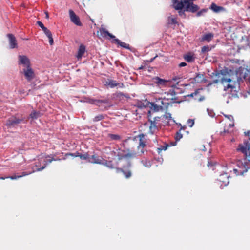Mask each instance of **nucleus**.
<instances>
[{
	"instance_id": "nucleus-51",
	"label": "nucleus",
	"mask_w": 250,
	"mask_h": 250,
	"mask_svg": "<svg viewBox=\"0 0 250 250\" xmlns=\"http://www.w3.org/2000/svg\"><path fill=\"white\" fill-rule=\"evenodd\" d=\"M186 65H187V63L184 62H182L179 64V66L180 67H184V66H186Z\"/></svg>"
},
{
	"instance_id": "nucleus-26",
	"label": "nucleus",
	"mask_w": 250,
	"mask_h": 250,
	"mask_svg": "<svg viewBox=\"0 0 250 250\" xmlns=\"http://www.w3.org/2000/svg\"><path fill=\"white\" fill-rule=\"evenodd\" d=\"M210 9L214 12H218L223 9V7L221 6H217L214 3H212L210 6Z\"/></svg>"
},
{
	"instance_id": "nucleus-2",
	"label": "nucleus",
	"mask_w": 250,
	"mask_h": 250,
	"mask_svg": "<svg viewBox=\"0 0 250 250\" xmlns=\"http://www.w3.org/2000/svg\"><path fill=\"white\" fill-rule=\"evenodd\" d=\"M235 72L237 77V83H238L239 85L240 84V83L243 82L244 81L250 82V70H248L247 68L241 66L237 69Z\"/></svg>"
},
{
	"instance_id": "nucleus-44",
	"label": "nucleus",
	"mask_w": 250,
	"mask_h": 250,
	"mask_svg": "<svg viewBox=\"0 0 250 250\" xmlns=\"http://www.w3.org/2000/svg\"><path fill=\"white\" fill-rule=\"evenodd\" d=\"M141 162L143 165L146 167H149L150 166L149 163H148L146 160H142Z\"/></svg>"
},
{
	"instance_id": "nucleus-8",
	"label": "nucleus",
	"mask_w": 250,
	"mask_h": 250,
	"mask_svg": "<svg viewBox=\"0 0 250 250\" xmlns=\"http://www.w3.org/2000/svg\"><path fill=\"white\" fill-rule=\"evenodd\" d=\"M185 9L187 12L195 13L199 10V7L197 5L194 4L193 2L188 0L186 2Z\"/></svg>"
},
{
	"instance_id": "nucleus-35",
	"label": "nucleus",
	"mask_w": 250,
	"mask_h": 250,
	"mask_svg": "<svg viewBox=\"0 0 250 250\" xmlns=\"http://www.w3.org/2000/svg\"><path fill=\"white\" fill-rule=\"evenodd\" d=\"M117 97H119V98H121V97H125V98H130L129 97V96L128 94L127 93H124L123 92H118L117 93Z\"/></svg>"
},
{
	"instance_id": "nucleus-20",
	"label": "nucleus",
	"mask_w": 250,
	"mask_h": 250,
	"mask_svg": "<svg viewBox=\"0 0 250 250\" xmlns=\"http://www.w3.org/2000/svg\"><path fill=\"white\" fill-rule=\"evenodd\" d=\"M184 59L188 62H192L194 61L195 57L193 54L188 53L184 56Z\"/></svg>"
},
{
	"instance_id": "nucleus-3",
	"label": "nucleus",
	"mask_w": 250,
	"mask_h": 250,
	"mask_svg": "<svg viewBox=\"0 0 250 250\" xmlns=\"http://www.w3.org/2000/svg\"><path fill=\"white\" fill-rule=\"evenodd\" d=\"M101 36L103 37L106 38L107 36L109 37L110 38L112 39L113 40L111 41L112 43H116L120 46L130 50V46L128 44L121 42L118 39L116 38L115 36L111 33H110L107 30L104 28H101L100 30Z\"/></svg>"
},
{
	"instance_id": "nucleus-38",
	"label": "nucleus",
	"mask_w": 250,
	"mask_h": 250,
	"mask_svg": "<svg viewBox=\"0 0 250 250\" xmlns=\"http://www.w3.org/2000/svg\"><path fill=\"white\" fill-rule=\"evenodd\" d=\"M235 88V86L231 84H228L227 86H225L224 88V90L226 91L229 88H231V90Z\"/></svg>"
},
{
	"instance_id": "nucleus-45",
	"label": "nucleus",
	"mask_w": 250,
	"mask_h": 250,
	"mask_svg": "<svg viewBox=\"0 0 250 250\" xmlns=\"http://www.w3.org/2000/svg\"><path fill=\"white\" fill-rule=\"evenodd\" d=\"M46 36L47 37H49L50 36H52V33L51 32H50V31L48 29H47V31H46L44 33Z\"/></svg>"
},
{
	"instance_id": "nucleus-31",
	"label": "nucleus",
	"mask_w": 250,
	"mask_h": 250,
	"mask_svg": "<svg viewBox=\"0 0 250 250\" xmlns=\"http://www.w3.org/2000/svg\"><path fill=\"white\" fill-rule=\"evenodd\" d=\"M169 146V145L167 144H165L164 146H161L159 148H157V152L160 154L162 150H167V147Z\"/></svg>"
},
{
	"instance_id": "nucleus-40",
	"label": "nucleus",
	"mask_w": 250,
	"mask_h": 250,
	"mask_svg": "<svg viewBox=\"0 0 250 250\" xmlns=\"http://www.w3.org/2000/svg\"><path fill=\"white\" fill-rule=\"evenodd\" d=\"M221 83H223V84H224L225 83H230L231 82V79L230 78H222L221 80Z\"/></svg>"
},
{
	"instance_id": "nucleus-29",
	"label": "nucleus",
	"mask_w": 250,
	"mask_h": 250,
	"mask_svg": "<svg viewBox=\"0 0 250 250\" xmlns=\"http://www.w3.org/2000/svg\"><path fill=\"white\" fill-rule=\"evenodd\" d=\"M109 137L112 140H119L121 139V136L118 134H109Z\"/></svg>"
},
{
	"instance_id": "nucleus-63",
	"label": "nucleus",
	"mask_w": 250,
	"mask_h": 250,
	"mask_svg": "<svg viewBox=\"0 0 250 250\" xmlns=\"http://www.w3.org/2000/svg\"><path fill=\"white\" fill-rule=\"evenodd\" d=\"M204 99V97H202V98H200L199 101H203Z\"/></svg>"
},
{
	"instance_id": "nucleus-58",
	"label": "nucleus",
	"mask_w": 250,
	"mask_h": 250,
	"mask_svg": "<svg viewBox=\"0 0 250 250\" xmlns=\"http://www.w3.org/2000/svg\"><path fill=\"white\" fill-rule=\"evenodd\" d=\"M42 29L43 30V32L44 33L46 31H47L48 29L46 27H45V26H44Z\"/></svg>"
},
{
	"instance_id": "nucleus-33",
	"label": "nucleus",
	"mask_w": 250,
	"mask_h": 250,
	"mask_svg": "<svg viewBox=\"0 0 250 250\" xmlns=\"http://www.w3.org/2000/svg\"><path fill=\"white\" fill-rule=\"evenodd\" d=\"M52 162V160H51V159H48L47 160L46 162V164H45L43 166H42V167H40V168H37L36 170H35V171H42V170H43V169H44L45 168V167H46V165L47 164H48L49 163H50Z\"/></svg>"
},
{
	"instance_id": "nucleus-46",
	"label": "nucleus",
	"mask_w": 250,
	"mask_h": 250,
	"mask_svg": "<svg viewBox=\"0 0 250 250\" xmlns=\"http://www.w3.org/2000/svg\"><path fill=\"white\" fill-rule=\"evenodd\" d=\"M198 93H199V89H197L194 92L192 93L191 94H190L188 96L193 97L194 96L196 95Z\"/></svg>"
},
{
	"instance_id": "nucleus-25",
	"label": "nucleus",
	"mask_w": 250,
	"mask_h": 250,
	"mask_svg": "<svg viewBox=\"0 0 250 250\" xmlns=\"http://www.w3.org/2000/svg\"><path fill=\"white\" fill-rule=\"evenodd\" d=\"M92 101L91 102L92 104H95L97 105H98L99 104H101V103L108 104L109 103V100L107 99H105L104 100L95 99V100H92Z\"/></svg>"
},
{
	"instance_id": "nucleus-12",
	"label": "nucleus",
	"mask_w": 250,
	"mask_h": 250,
	"mask_svg": "<svg viewBox=\"0 0 250 250\" xmlns=\"http://www.w3.org/2000/svg\"><path fill=\"white\" fill-rule=\"evenodd\" d=\"M7 36L9 39L10 48L11 49L17 48L18 43L15 36L12 34H8Z\"/></svg>"
},
{
	"instance_id": "nucleus-4",
	"label": "nucleus",
	"mask_w": 250,
	"mask_h": 250,
	"mask_svg": "<svg viewBox=\"0 0 250 250\" xmlns=\"http://www.w3.org/2000/svg\"><path fill=\"white\" fill-rule=\"evenodd\" d=\"M24 121V119L23 118L20 119L16 116H12L7 120L5 125L8 128H16L19 124L23 122Z\"/></svg>"
},
{
	"instance_id": "nucleus-17",
	"label": "nucleus",
	"mask_w": 250,
	"mask_h": 250,
	"mask_svg": "<svg viewBox=\"0 0 250 250\" xmlns=\"http://www.w3.org/2000/svg\"><path fill=\"white\" fill-rule=\"evenodd\" d=\"M86 51L85 46L83 44L79 46L76 57L78 60L81 59Z\"/></svg>"
},
{
	"instance_id": "nucleus-53",
	"label": "nucleus",
	"mask_w": 250,
	"mask_h": 250,
	"mask_svg": "<svg viewBox=\"0 0 250 250\" xmlns=\"http://www.w3.org/2000/svg\"><path fill=\"white\" fill-rule=\"evenodd\" d=\"M218 82H219V80L218 79L214 80H213L212 82L209 85H210L213 83H218Z\"/></svg>"
},
{
	"instance_id": "nucleus-6",
	"label": "nucleus",
	"mask_w": 250,
	"mask_h": 250,
	"mask_svg": "<svg viewBox=\"0 0 250 250\" xmlns=\"http://www.w3.org/2000/svg\"><path fill=\"white\" fill-rule=\"evenodd\" d=\"M152 81L155 83L157 86L160 87H164L167 86L169 81L160 78L159 77H155L152 78Z\"/></svg>"
},
{
	"instance_id": "nucleus-16",
	"label": "nucleus",
	"mask_w": 250,
	"mask_h": 250,
	"mask_svg": "<svg viewBox=\"0 0 250 250\" xmlns=\"http://www.w3.org/2000/svg\"><path fill=\"white\" fill-rule=\"evenodd\" d=\"M103 160V159L102 157L95 155H93L91 156V157H90V159L88 160V162L91 163L101 164Z\"/></svg>"
},
{
	"instance_id": "nucleus-39",
	"label": "nucleus",
	"mask_w": 250,
	"mask_h": 250,
	"mask_svg": "<svg viewBox=\"0 0 250 250\" xmlns=\"http://www.w3.org/2000/svg\"><path fill=\"white\" fill-rule=\"evenodd\" d=\"M185 11H186V9H183L182 10H179V11H178L179 15L182 17L185 18L186 17V14L185 13Z\"/></svg>"
},
{
	"instance_id": "nucleus-24",
	"label": "nucleus",
	"mask_w": 250,
	"mask_h": 250,
	"mask_svg": "<svg viewBox=\"0 0 250 250\" xmlns=\"http://www.w3.org/2000/svg\"><path fill=\"white\" fill-rule=\"evenodd\" d=\"M227 71H228L227 69H226L225 70L224 69L221 70L220 71V73H219L217 71H215L211 73L210 76L211 77H213L214 76L219 77L220 74H221L222 75H225L226 73H227Z\"/></svg>"
},
{
	"instance_id": "nucleus-19",
	"label": "nucleus",
	"mask_w": 250,
	"mask_h": 250,
	"mask_svg": "<svg viewBox=\"0 0 250 250\" xmlns=\"http://www.w3.org/2000/svg\"><path fill=\"white\" fill-rule=\"evenodd\" d=\"M34 172H35L34 170H33L32 171L29 172H22L21 175H17V176H16V175H12L11 176L8 177L7 178H10L12 180H15V179H16L17 178H21V177H23V176L29 175V174L32 173H33Z\"/></svg>"
},
{
	"instance_id": "nucleus-57",
	"label": "nucleus",
	"mask_w": 250,
	"mask_h": 250,
	"mask_svg": "<svg viewBox=\"0 0 250 250\" xmlns=\"http://www.w3.org/2000/svg\"><path fill=\"white\" fill-rule=\"evenodd\" d=\"M42 29L43 30V32L44 33L46 31H47L48 29L46 27H45V26H44Z\"/></svg>"
},
{
	"instance_id": "nucleus-59",
	"label": "nucleus",
	"mask_w": 250,
	"mask_h": 250,
	"mask_svg": "<svg viewBox=\"0 0 250 250\" xmlns=\"http://www.w3.org/2000/svg\"><path fill=\"white\" fill-rule=\"evenodd\" d=\"M178 79V78H177L176 77H174V78H173V79H172V80H173V81H177Z\"/></svg>"
},
{
	"instance_id": "nucleus-22",
	"label": "nucleus",
	"mask_w": 250,
	"mask_h": 250,
	"mask_svg": "<svg viewBox=\"0 0 250 250\" xmlns=\"http://www.w3.org/2000/svg\"><path fill=\"white\" fill-rule=\"evenodd\" d=\"M42 116V113L40 111L34 110L31 113L29 116L32 119H37Z\"/></svg>"
},
{
	"instance_id": "nucleus-47",
	"label": "nucleus",
	"mask_w": 250,
	"mask_h": 250,
	"mask_svg": "<svg viewBox=\"0 0 250 250\" xmlns=\"http://www.w3.org/2000/svg\"><path fill=\"white\" fill-rule=\"evenodd\" d=\"M48 38L49 39V43H50V44L51 45H52L53 44V43H54V41H53V39L52 36H50V37H49Z\"/></svg>"
},
{
	"instance_id": "nucleus-9",
	"label": "nucleus",
	"mask_w": 250,
	"mask_h": 250,
	"mask_svg": "<svg viewBox=\"0 0 250 250\" xmlns=\"http://www.w3.org/2000/svg\"><path fill=\"white\" fill-rule=\"evenodd\" d=\"M23 72L26 79L28 82L31 81L35 76L34 72L31 66H28V67L26 68L23 69Z\"/></svg>"
},
{
	"instance_id": "nucleus-54",
	"label": "nucleus",
	"mask_w": 250,
	"mask_h": 250,
	"mask_svg": "<svg viewBox=\"0 0 250 250\" xmlns=\"http://www.w3.org/2000/svg\"><path fill=\"white\" fill-rule=\"evenodd\" d=\"M45 18H46V19H48L49 18L48 12L47 11H45Z\"/></svg>"
},
{
	"instance_id": "nucleus-14",
	"label": "nucleus",
	"mask_w": 250,
	"mask_h": 250,
	"mask_svg": "<svg viewBox=\"0 0 250 250\" xmlns=\"http://www.w3.org/2000/svg\"><path fill=\"white\" fill-rule=\"evenodd\" d=\"M154 120H150V126L149 127L150 131L151 133L154 134L155 132L158 130V127L157 126V123L156 121H159L160 118L158 117H155Z\"/></svg>"
},
{
	"instance_id": "nucleus-34",
	"label": "nucleus",
	"mask_w": 250,
	"mask_h": 250,
	"mask_svg": "<svg viewBox=\"0 0 250 250\" xmlns=\"http://www.w3.org/2000/svg\"><path fill=\"white\" fill-rule=\"evenodd\" d=\"M72 156L73 157H78L79 156V152H76V153H66L65 155V157L63 158H62V160H65L68 156Z\"/></svg>"
},
{
	"instance_id": "nucleus-15",
	"label": "nucleus",
	"mask_w": 250,
	"mask_h": 250,
	"mask_svg": "<svg viewBox=\"0 0 250 250\" xmlns=\"http://www.w3.org/2000/svg\"><path fill=\"white\" fill-rule=\"evenodd\" d=\"M106 84L110 86V88H114L117 86H119L120 87H123L124 86L123 83H120L116 81L113 80H109L106 82Z\"/></svg>"
},
{
	"instance_id": "nucleus-56",
	"label": "nucleus",
	"mask_w": 250,
	"mask_h": 250,
	"mask_svg": "<svg viewBox=\"0 0 250 250\" xmlns=\"http://www.w3.org/2000/svg\"><path fill=\"white\" fill-rule=\"evenodd\" d=\"M186 128H187V126H186V125L181 126V128H180V131H181V130H185V129H186Z\"/></svg>"
},
{
	"instance_id": "nucleus-7",
	"label": "nucleus",
	"mask_w": 250,
	"mask_h": 250,
	"mask_svg": "<svg viewBox=\"0 0 250 250\" xmlns=\"http://www.w3.org/2000/svg\"><path fill=\"white\" fill-rule=\"evenodd\" d=\"M69 14L70 19L72 22L76 25L77 26H81L82 25L79 16L76 15L75 12L72 10H69Z\"/></svg>"
},
{
	"instance_id": "nucleus-28",
	"label": "nucleus",
	"mask_w": 250,
	"mask_h": 250,
	"mask_svg": "<svg viewBox=\"0 0 250 250\" xmlns=\"http://www.w3.org/2000/svg\"><path fill=\"white\" fill-rule=\"evenodd\" d=\"M135 156H136L135 152L128 153L127 154H125V155H123L121 157L119 158V159H121V158H133V157H135Z\"/></svg>"
},
{
	"instance_id": "nucleus-41",
	"label": "nucleus",
	"mask_w": 250,
	"mask_h": 250,
	"mask_svg": "<svg viewBox=\"0 0 250 250\" xmlns=\"http://www.w3.org/2000/svg\"><path fill=\"white\" fill-rule=\"evenodd\" d=\"M187 123H188V126L190 127H191L193 126L194 124V120L193 119H189L187 121Z\"/></svg>"
},
{
	"instance_id": "nucleus-32",
	"label": "nucleus",
	"mask_w": 250,
	"mask_h": 250,
	"mask_svg": "<svg viewBox=\"0 0 250 250\" xmlns=\"http://www.w3.org/2000/svg\"><path fill=\"white\" fill-rule=\"evenodd\" d=\"M183 137V134L181 133L180 130L177 131L175 136V141H179Z\"/></svg>"
},
{
	"instance_id": "nucleus-61",
	"label": "nucleus",
	"mask_w": 250,
	"mask_h": 250,
	"mask_svg": "<svg viewBox=\"0 0 250 250\" xmlns=\"http://www.w3.org/2000/svg\"><path fill=\"white\" fill-rule=\"evenodd\" d=\"M156 57H157V56H155V57H154V58H153L151 59V60H150V62H152V61H153V60L156 58Z\"/></svg>"
},
{
	"instance_id": "nucleus-27",
	"label": "nucleus",
	"mask_w": 250,
	"mask_h": 250,
	"mask_svg": "<svg viewBox=\"0 0 250 250\" xmlns=\"http://www.w3.org/2000/svg\"><path fill=\"white\" fill-rule=\"evenodd\" d=\"M104 118H105V116L103 114H99V115L96 116L93 119V121L94 122H98V121H100L101 120L104 119Z\"/></svg>"
},
{
	"instance_id": "nucleus-50",
	"label": "nucleus",
	"mask_w": 250,
	"mask_h": 250,
	"mask_svg": "<svg viewBox=\"0 0 250 250\" xmlns=\"http://www.w3.org/2000/svg\"><path fill=\"white\" fill-rule=\"evenodd\" d=\"M171 21L172 23H173L174 24L177 23L176 18H171Z\"/></svg>"
},
{
	"instance_id": "nucleus-1",
	"label": "nucleus",
	"mask_w": 250,
	"mask_h": 250,
	"mask_svg": "<svg viewBox=\"0 0 250 250\" xmlns=\"http://www.w3.org/2000/svg\"><path fill=\"white\" fill-rule=\"evenodd\" d=\"M245 135L249 137L247 141L244 142V145L239 144L237 151H240L244 155V158L241 160H238L236 165L239 169H233V171L236 175H241L247 172L250 168V160L248 156L250 157V131L245 132Z\"/></svg>"
},
{
	"instance_id": "nucleus-13",
	"label": "nucleus",
	"mask_w": 250,
	"mask_h": 250,
	"mask_svg": "<svg viewBox=\"0 0 250 250\" xmlns=\"http://www.w3.org/2000/svg\"><path fill=\"white\" fill-rule=\"evenodd\" d=\"M139 138V146H138V149H140L141 154L144 153V147L146 146V141L145 140V136L143 134H140L138 136Z\"/></svg>"
},
{
	"instance_id": "nucleus-23",
	"label": "nucleus",
	"mask_w": 250,
	"mask_h": 250,
	"mask_svg": "<svg viewBox=\"0 0 250 250\" xmlns=\"http://www.w3.org/2000/svg\"><path fill=\"white\" fill-rule=\"evenodd\" d=\"M101 164L106 166L110 169H113L114 168V165L111 161H107L106 160L103 159Z\"/></svg>"
},
{
	"instance_id": "nucleus-62",
	"label": "nucleus",
	"mask_w": 250,
	"mask_h": 250,
	"mask_svg": "<svg viewBox=\"0 0 250 250\" xmlns=\"http://www.w3.org/2000/svg\"><path fill=\"white\" fill-rule=\"evenodd\" d=\"M31 87H32V88H34V86H35V84L34 83H31Z\"/></svg>"
},
{
	"instance_id": "nucleus-18",
	"label": "nucleus",
	"mask_w": 250,
	"mask_h": 250,
	"mask_svg": "<svg viewBox=\"0 0 250 250\" xmlns=\"http://www.w3.org/2000/svg\"><path fill=\"white\" fill-rule=\"evenodd\" d=\"M229 176L227 173H225L220 175L219 181L224 184L225 186L227 185L229 183L228 178Z\"/></svg>"
},
{
	"instance_id": "nucleus-30",
	"label": "nucleus",
	"mask_w": 250,
	"mask_h": 250,
	"mask_svg": "<svg viewBox=\"0 0 250 250\" xmlns=\"http://www.w3.org/2000/svg\"><path fill=\"white\" fill-rule=\"evenodd\" d=\"M78 157H79L82 159L86 160H87L88 162V160H89V159H90V156L89 155V154L88 153L82 154H80L79 153Z\"/></svg>"
},
{
	"instance_id": "nucleus-64",
	"label": "nucleus",
	"mask_w": 250,
	"mask_h": 250,
	"mask_svg": "<svg viewBox=\"0 0 250 250\" xmlns=\"http://www.w3.org/2000/svg\"><path fill=\"white\" fill-rule=\"evenodd\" d=\"M51 159L52 160V161H57V159H56V158H52Z\"/></svg>"
},
{
	"instance_id": "nucleus-5",
	"label": "nucleus",
	"mask_w": 250,
	"mask_h": 250,
	"mask_svg": "<svg viewBox=\"0 0 250 250\" xmlns=\"http://www.w3.org/2000/svg\"><path fill=\"white\" fill-rule=\"evenodd\" d=\"M126 163H127V166H123L122 168H116V172L119 173L122 172L126 178H129L132 175L131 171L130 169L131 167V163L129 160H127Z\"/></svg>"
},
{
	"instance_id": "nucleus-37",
	"label": "nucleus",
	"mask_w": 250,
	"mask_h": 250,
	"mask_svg": "<svg viewBox=\"0 0 250 250\" xmlns=\"http://www.w3.org/2000/svg\"><path fill=\"white\" fill-rule=\"evenodd\" d=\"M207 11V9H202L200 11L197 12L196 14V16L197 17H200L204 14V13H206Z\"/></svg>"
},
{
	"instance_id": "nucleus-60",
	"label": "nucleus",
	"mask_w": 250,
	"mask_h": 250,
	"mask_svg": "<svg viewBox=\"0 0 250 250\" xmlns=\"http://www.w3.org/2000/svg\"><path fill=\"white\" fill-rule=\"evenodd\" d=\"M167 118H171V114H168L167 116Z\"/></svg>"
},
{
	"instance_id": "nucleus-10",
	"label": "nucleus",
	"mask_w": 250,
	"mask_h": 250,
	"mask_svg": "<svg viewBox=\"0 0 250 250\" xmlns=\"http://www.w3.org/2000/svg\"><path fill=\"white\" fill-rule=\"evenodd\" d=\"M19 65H22L23 66L28 67L30 66V62L28 58L25 55H19Z\"/></svg>"
},
{
	"instance_id": "nucleus-11",
	"label": "nucleus",
	"mask_w": 250,
	"mask_h": 250,
	"mask_svg": "<svg viewBox=\"0 0 250 250\" xmlns=\"http://www.w3.org/2000/svg\"><path fill=\"white\" fill-rule=\"evenodd\" d=\"M173 1V6L177 10H182L185 9L186 7V2L188 0H185L183 1H179L178 0H172Z\"/></svg>"
},
{
	"instance_id": "nucleus-52",
	"label": "nucleus",
	"mask_w": 250,
	"mask_h": 250,
	"mask_svg": "<svg viewBox=\"0 0 250 250\" xmlns=\"http://www.w3.org/2000/svg\"><path fill=\"white\" fill-rule=\"evenodd\" d=\"M203 76H204L203 74H200V73H198V74H196V78H202L203 77Z\"/></svg>"
},
{
	"instance_id": "nucleus-48",
	"label": "nucleus",
	"mask_w": 250,
	"mask_h": 250,
	"mask_svg": "<svg viewBox=\"0 0 250 250\" xmlns=\"http://www.w3.org/2000/svg\"><path fill=\"white\" fill-rule=\"evenodd\" d=\"M225 117L227 118L229 120H233V117L231 115H224Z\"/></svg>"
},
{
	"instance_id": "nucleus-42",
	"label": "nucleus",
	"mask_w": 250,
	"mask_h": 250,
	"mask_svg": "<svg viewBox=\"0 0 250 250\" xmlns=\"http://www.w3.org/2000/svg\"><path fill=\"white\" fill-rule=\"evenodd\" d=\"M170 94L172 96H175L176 94V92L173 89H171L169 90V91L167 93V95Z\"/></svg>"
},
{
	"instance_id": "nucleus-43",
	"label": "nucleus",
	"mask_w": 250,
	"mask_h": 250,
	"mask_svg": "<svg viewBox=\"0 0 250 250\" xmlns=\"http://www.w3.org/2000/svg\"><path fill=\"white\" fill-rule=\"evenodd\" d=\"M207 111L208 112V114L209 115V116L211 117H213L215 116V113L212 110H209V109H207Z\"/></svg>"
},
{
	"instance_id": "nucleus-21",
	"label": "nucleus",
	"mask_w": 250,
	"mask_h": 250,
	"mask_svg": "<svg viewBox=\"0 0 250 250\" xmlns=\"http://www.w3.org/2000/svg\"><path fill=\"white\" fill-rule=\"evenodd\" d=\"M214 35L212 33H208L204 35L202 37V41H207L208 42H210L213 38Z\"/></svg>"
},
{
	"instance_id": "nucleus-49",
	"label": "nucleus",
	"mask_w": 250,
	"mask_h": 250,
	"mask_svg": "<svg viewBox=\"0 0 250 250\" xmlns=\"http://www.w3.org/2000/svg\"><path fill=\"white\" fill-rule=\"evenodd\" d=\"M37 24L42 29L44 26L43 24L40 21H37Z\"/></svg>"
},
{
	"instance_id": "nucleus-55",
	"label": "nucleus",
	"mask_w": 250,
	"mask_h": 250,
	"mask_svg": "<svg viewBox=\"0 0 250 250\" xmlns=\"http://www.w3.org/2000/svg\"><path fill=\"white\" fill-rule=\"evenodd\" d=\"M171 100H172V101H173L172 102V103H180V101H175V100L176 99V98H171Z\"/></svg>"
},
{
	"instance_id": "nucleus-36",
	"label": "nucleus",
	"mask_w": 250,
	"mask_h": 250,
	"mask_svg": "<svg viewBox=\"0 0 250 250\" xmlns=\"http://www.w3.org/2000/svg\"><path fill=\"white\" fill-rule=\"evenodd\" d=\"M210 50V48H209V47L208 46V45L204 46L203 47H202L201 52L202 53H204L205 52H208Z\"/></svg>"
}]
</instances>
